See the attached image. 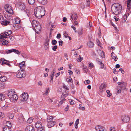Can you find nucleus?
<instances>
[{
  "label": "nucleus",
  "mask_w": 131,
  "mask_h": 131,
  "mask_svg": "<svg viewBox=\"0 0 131 131\" xmlns=\"http://www.w3.org/2000/svg\"><path fill=\"white\" fill-rule=\"evenodd\" d=\"M35 16L38 18H41L45 14V10L43 7L38 6L35 8L34 10Z\"/></svg>",
  "instance_id": "obj_1"
},
{
  "label": "nucleus",
  "mask_w": 131,
  "mask_h": 131,
  "mask_svg": "<svg viewBox=\"0 0 131 131\" xmlns=\"http://www.w3.org/2000/svg\"><path fill=\"white\" fill-rule=\"evenodd\" d=\"M122 9L121 5L118 3H115L113 4L111 7V10L113 13L115 15L119 14L121 12Z\"/></svg>",
  "instance_id": "obj_2"
},
{
  "label": "nucleus",
  "mask_w": 131,
  "mask_h": 131,
  "mask_svg": "<svg viewBox=\"0 0 131 131\" xmlns=\"http://www.w3.org/2000/svg\"><path fill=\"white\" fill-rule=\"evenodd\" d=\"M16 76L19 78H23L26 75L25 71L23 69L20 68L16 73Z\"/></svg>",
  "instance_id": "obj_3"
},
{
  "label": "nucleus",
  "mask_w": 131,
  "mask_h": 131,
  "mask_svg": "<svg viewBox=\"0 0 131 131\" xmlns=\"http://www.w3.org/2000/svg\"><path fill=\"white\" fill-rule=\"evenodd\" d=\"M28 97L29 96L27 93L24 92L20 96L19 99L21 102L23 103L27 100Z\"/></svg>",
  "instance_id": "obj_4"
},
{
  "label": "nucleus",
  "mask_w": 131,
  "mask_h": 131,
  "mask_svg": "<svg viewBox=\"0 0 131 131\" xmlns=\"http://www.w3.org/2000/svg\"><path fill=\"white\" fill-rule=\"evenodd\" d=\"M4 8L5 11L9 14H12L13 13L12 7L10 5L6 4L4 6Z\"/></svg>",
  "instance_id": "obj_5"
},
{
  "label": "nucleus",
  "mask_w": 131,
  "mask_h": 131,
  "mask_svg": "<svg viewBox=\"0 0 131 131\" xmlns=\"http://www.w3.org/2000/svg\"><path fill=\"white\" fill-rule=\"evenodd\" d=\"M13 52L18 55L20 53V52L18 50L14 49L5 50L4 51L5 53L6 54H10Z\"/></svg>",
  "instance_id": "obj_6"
},
{
  "label": "nucleus",
  "mask_w": 131,
  "mask_h": 131,
  "mask_svg": "<svg viewBox=\"0 0 131 131\" xmlns=\"http://www.w3.org/2000/svg\"><path fill=\"white\" fill-rule=\"evenodd\" d=\"M121 119L125 122H127L129 121L130 117L127 115H124L122 116Z\"/></svg>",
  "instance_id": "obj_7"
},
{
  "label": "nucleus",
  "mask_w": 131,
  "mask_h": 131,
  "mask_svg": "<svg viewBox=\"0 0 131 131\" xmlns=\"http://www.w3.org/2000/svg\"><path fill=\"white\" fill-rule=\"evenodd\" d=\"M33 29L35 30L36 33L37 34H39L40 32L41 27L40 25H38L37 27H34Z\"/></svg>",
  "instance_id": "obj_8"
},
{
  "label": "nucleus",
  "mask_w": 131,
  "mask_h": 131,
  "mask_svg": "<svg viewBox=\"0 0 131 131\" xmlns=\"http://www.w3.org/2000/svg\"><path fill=\"white\" fill-rule=\"evenodd\" d=\"M56 124V122L54 121H49L47 122V126L48 128H51L54 126Z\"/></svg>",
  "instance_id": "obj_9"
},
{
  "label": "nucleus",
  "mask_w": 131,
  "mask_h": 131,
  "mask_svg": "<svg viewBox=\"0 0 131 131\" xmlns=\"http://www.w3.org/2000/svg\"><path fill=\"white\" fill-rule=\"evenodd\" d=\"M15 92L13 90H8V91L7 95L9 97H10L13 94H15Z\"/></svg>",
  "instance_id": "obj_10"
},
{
  "label": "nucleus",
  "mask_w": 131,
  "mask_h": 131,
  "mask_svg": "<svg viewBox=\"0 0 131 131\" xmlns=\"http://www.w3.org/2000/svg\"><path fill=\"white\" fill-rule=\"evenodd\" d=\"M107 86L106 84H102L99 87L100 91L101 92H102L104 91V88L106 87Z\"/></svg>",
  "instance_id": "obj_11"
},
{
  "label": "nucleus",
  "mask_w": 131,
  "mask_h": 131,
  "mask_svg": "<svg viewBox=\"0 0 131 131\" xmlns=\"http://www.w3.org/2000/svg\"><path fill=\"white\" fill-rule=\"evenodd\" d=\"M2 61V64H5L9 66H10L11 65L10 64V62L8 60H6L3 58L1 59Z\"/></svg>",
  "instance_id": "obj_12"
},
{
  "label": "nucleus",
  "mask_w": 131,
  "mask_h": 131,
  "mask_svg": "<svg viewBox=\"0 0 131 131\" xmlns=\"http://www.w3.org/2000/svg\"><path fill=\"white\" fill-rule=\"evenodd\" d=\"M25 131H35L34 127L31 125H29L26 127Z\"/></svg>",
  "instance_id": "obj_13"
},
{
  "label": "nucleus",
  "mask_w": 131,
  "mask_h": 131,
  "mask_svg": "<svg viewBox=\"0 0 131 131\" xmlns=\"http://www.w3.org/2000/svg\"><path fill=\"white\" fill-rule=\"evenodd\" d=\"M10 99V100L12 101H16L18 99V97L16 94H15L13 95L10 97H9Z\"/></svg>",
  "instance_id": "obj_14"
},
{
  "label": "nucleus",
  "mask_w": 131,
  "mask_h": 131,
  "mask_svg": "<svg viewBox=\"0 0 131 131\" xmlns=\"http://www.w3.org/2000/svg\"><path fill=\"white\" fill-rule=\"evenodd\" d=\"M131 4H128L127 5V8L126 12L129 15V14L131 13Z\"/></svg>",
  "instance_id": "obj_15"
},
{
  "label": "nucleus",
  "mask_w": 131,
  "mask_h": 131,
  "mask_svg": "<svg viewBox=\"0 0 131 131\" xmlns=\"http://www.w3.org/2000/svg\"><path fill=\"white\" fill-rule=\"evenodd\" d=\"M61 101L59 103V105H61L63 103V102L66 101V99H65L64 96V94H62L61 95Z\"/></svg>",
  "instance_id": "obj_16"
},
{
  "label": "nucleus",
  "mask_w": 131,
  "mask_h": 131,
  "mask_svg": "<svg viewBox=\"0 0 131 131\" xmlns=\"http://www.w3.org/2000/svg\"><path fill=\"white\" fill-rule=\"evenodd\" d=\"M31 24L32 27L34 28L37 27L38 25H40L38 22L35 20H33L31 22Z\"/></svg>",
  "instance_id": "obj_17"
},
{
  "label": "nucleus",
  "mask_w": 131,
  "mask_h": 131,
  "mask_svg": "<svg viewBox=\"0 0 131 131\" xmlns=\"http://www.w3.org/2000/svg\"><path fill=\"white\" fill-rule=\"evenodd\" d=\"M97 52L99 54L102 58L105 57V53L103 51L99 50H97Z\"/></svg>",
  "instance_id": "obj_18"
},
{
  "label": "nucleus",
  "mask_w": 131,
  "mask_h": 131,
  "mask_svg": "<svg viewBox=\"0 0 131 131\" xmlns=\"http://www.w3.org/2000/svg\"><path fill=\"white\" fill-rule=\"evenodd\" d=\"M0 74V81L2 82H5L6 81L7 79L6 77L5 76H1Z\"/></svg>",
  "instance_id": "obj_19"
},
{
  "label": "nucleus",
  "mask_w": 131,
  "mask_h": 131,
  "mask_svg": "<svg viewBox=\"0 0 131 131\" xmlns=\"http://www.w3.org/2000/svg\"><path fill=\"white\" fill-rule=\"evenodd\" d=\"M71 19L72 20H76L78 18L77 14L75 13L72 14L71 15Z\"/></svg>",
  "instance_id": "obj_20"
},
{
  "label": "nucleus",
  "mask_w": 131,
  "mask_h": 131,
  "mask_svg": "<svg viewBox=\"0 0 131 131\" xmlns=\"http://www.w3.org/2000/svg\"><path fill=\"white\" fill-rule=\"evenodd\" d=\"M13 27L14 30H17L20 28L21 26L19 24H15L13 25Z\"/></svg>",
  "instance_id": "obj_21"
},
{
  "label": "nucleus",
  "mask_w": 131,
  "mask_h": 131,
  "mask_svg": "<svg viewBox=\"0 0 131 131\" xmlns=\"http://www.w3.org/2000/svg\"><path fill=\"white\" fill-rule=\"evenodd\" d=\"M41 123L39 121H37V122L35 123V127L37 128H40L41 125Z\"/></svg>",
  "instance_id": "obj_22"
},
{
  "label": "nucleus",
  "mask_w": 131,
  "mask_h": 131,
  "mask_svg": "<svg viewBox=\"0 0 131 131\" xmlns=\"http://www.w3.org/2000/svg\"><path fill=\"white\" fill-rule=\"evenodd\" d=\"M4 17L6 19L9 20H11L12 18L11 15L9 14V15L7 14H5Z\"/></svg>",
  "instance_id": "obj_23"
},
{
  "label": "nucleus",
  "mask_w": 131,
  "mask_h": 131,
  "mask_svg": "<svg viewBox=\"0 0 131 131\" xmlns=\"http://www.w3.org/2000/svg\"><path fill=\"white\" fill-rule=\"evenodd\" d=\"M5 98V94L3 93H0V101L4 100Z\"/></svg>",
  "instance_id": "obj_24"
},
{
  "label": "nucleus",
  "mask_w": 131,
  "mask_h": 131,
  "mask_svg": "<svg viewBox=\"0 0 131 131\" xmlns=\"http://www.w3.org/2000/svg\"><path fill=\"white\" fill-rule=\"evenodd\" d=\"M15 21V24H20V19L18 17H16L14 19Z\"/></svg>",
  "instance_id": "obj_25"
},
{
  "label": "nucleus",
  "mask_w": 131,
  "mask_h": 131,
  "mask_svg": "<svg viewBox=\"0 0 131 131\" xmlns=\"http://www.w3.org/2000/svg\"><path fill=\"white\" fill-rule=\"evenodd\" d=\"M25 61H23L21 62V63H19V66L20 68L22 69V68H24L25 66Z\"/></svg>",
  "instance_id": "obj_26"
},
{
  "label": "nucleus",
  "mask_w": 131,
  "mask_h": 131,
  "mask_svg": "<svg viewBox=\"0 0 131 131\" xmlns=\"http://www.w3.org/2000/svg\"><path fill=\"white\" fill-rule=\"evenodd\" d=\"M4 131H12V129L10 127L7 126H5L3 128Z\"/></svg>",
  "instance_id": "obj_27"
},
{
  "label": "nucleus",
  "mask_w": 131,
  "mask_h": 131,
  "mask_svg": "<svg viewBox=\"0 0 131 131\" xmlns=\"http://www.w3.org/2000/svg\"><path fill=\"white\" fill-rule=\"evenodd\" d=\"M40 3L43 5L46 4L47 3V0H37Z\"/></svg>",
  "instance_id": "obj_28"
},
{
  "label": "nucleus",
  "mask_w": 131,
  "mask_h": 131,
  "mask_svg": "<svg viewBox=\"0 0 131 131\" xmlns=\"http://www.w3.org/2000/svg\"><path fill=\"white\" fill-rule=\"evenodd\" d=\"M88 46L90 48H92L94 46L93 43L91 41H89L87 43Z\"/></svg>",
  "instance_id": "obj_29"
},
{
  "label": "nucleus",
  "mask_w": 131,
  "mask_h": 131,
  "mask_svg": "<svg viewBox=\"0 0 131 131\" xmlns=\"http://www.w3.org/2000/svg\"><path fill=\"white\" fill-rule=\"evenodd\" d=\"M103 128L102 126L100 125L97 126H96L95 129L97 131H100Z\"/></svg>",
  "instance_id": "obj_30"
},
{
  "label": "nucleus",
  "mask_w": 131,
  "mask_h": 131,
  "mask_svg": "<svg viewBox=\"0 0 131 131\" xmlns=\"http://www.w3.org/2000/svg\"><path fill=\"white\" fill-rule=\"evenodd\" d=\"M127 15L125 14L122 17V21L124 22L126 21L127 20Z\"/></svg>",
  "instance_id": "obj_31"
},
{
  "label": "nucleus",
  "mask_w": 131,
  "mask_h": 131,
  "mask_svg": "<svg viewBox=\"0 0 131 131\" xmlns=\"http://www.w3.org/2000/svg\"><path fill=\"white\" fill-rule=\"evenodd\" d=\"M55 71V69L53 70V71H52L50 75V78L51 80H53V78L54 75V72Z\"/></svg>",
  "instance_id": "obj_32"
},
{
  "label": "nucleus",
  "mask_w": 131,
  "mask_h": 131,
  "mask_svg": "<svg viewBox=\"0 0 131 131\" xmlns=\"http://www.w3.org/2000/svg\"><path fill=\"white\" fill-rule=\"evenodd\" d=\"M79 119H77L75 122V128L77 129L78 128V125L79 123Z\"/></svg>",
  "instance_id": "obj_33"
},
{
  "label": "nucleus",
  "mask_w": 131,
  "mask_h": 131,
  "mask_svg": "<svg viewBox=\"0 0 131 131\" xmlns=\"http://www.w3.org/2000/svg\"><path fill=\"white\" fill-rule=\"evenodd\" d=\"M47 122L52 121V120L53 119L52 117L50 116H48L47 117Z\"/></svg>",
  "instance_id": "obj_34"
},
{
  "label": "nucleus",
  "mask_w": 131,
  "mask_h": 131,
  "mask_svg": "<svg viewBox=\"0 0 131 131\" xmlns=\"http://www.w3.org/2000/svg\"><path fill=\"white\" fill-rule=\"evenodd\" d=\"M78 33L79 35H82L83 34L82 29L81 28L79 29L78 30Z\"/></svg>",
  "instance_id": "obj_35"
},
{
  "label": "nucleus",
  "mask_w": 131,
  "mask_h": 131,
  "mask_svg": "<svg viewBox=\"0 0 131 131\" xmlns=\"http://www.w3.org/2000/svg\"><path fill=\"white\" fill-rule=\"evenodd\" d=\"M6 126H5L8 127H11L10 122L8 121H6Z\"/></svg>",
  "instance_id": "obj_36"
},
{
  "label": "nucleus",
  "mask_w": 131,
  "mask_h": 131,
  "mask_svg": "<svg viewBox=\"0 0 131 131\" xmlns=\"http://www.w3.org/2000/svg\"><path fill=\"white\" fill-rule=\"evenodd\" d=\"M67 81L68 82H70L71 83H72L73 81L71 77L67 78L66 79Z\"/></svg>",
  "instance_id": "obj_37"
},
{
  "label": "nucleus",
  "mask_w": 131,
  "mask_h": 131,
  "mask_svg": "<svg viewBox=\"0 0 131 131\" xmlns=\"http://www.w3.org/2000/svg\"><path fill=\"white\" fill-rule=\"evenodd\" d=\"M88 63L89 64L88 66L91 69L92 68H93L94 67V65L93 63H92L91 62H89Z\"/></svg>",
  "instance_id": "obj_38"
},
{
  "label": "nucleus",
  "mask_w": 131,
  "mask_h": 131,
  "mask_svg": "<svg viewBox=\"0 0 131 131\" xmlns=\"http://www.w3.org/2000/svg\"><path fill=\"white\" fill-rule=\"evenodd\" d=\"M33 121V118L32 117L29 118L27 120V122L28 123L30 124Z\"/></svg>",
  "instance_id": "obj_39"
},
{
  "label": "nucleus",
  "mask_w": 131,
  "mask_h": 131,
  "mask_svg": "<svg viewBox=\"0 0 131 131\" xmlns=\"http://www.w3.org/2000/svg\"><path fill=\"white\" fill-rule=\"evenodd\" d=\"M8 117L10 119H12L14 117V115L12 113H9L8 114Z\"/></svg>",
  "instance_id": "obj_40"
},
{
  "label": "nucleus",
  "mask_w": 131,
  "mask_h": 131,
  "mask_svg": "<svg viewBox=\"0 0 131 131\" xmlns=\"http://www.w3.org/2000/svg\"><path fill=\"white\" fill-rule=\"evenodd\" d=\"M3 42L2 43V44L3 45H6L9 43V42L8 41L5 39H3Z\"/></svg>",
  "instance_id": "obj_41"
},
{
  "label": "nucleus",
  "mask_w": 131,
  "mask_h": 131,
  "mask_svg": "<svg viewBox=\"0 0 131 131\" xmlns=\"http://www.w3.org/2000/svg\"><path fill=\"white\" fill-rule=\"evenodd\" d=\"M11 34V31H9L8 32H4L3 33V34L5 36H8Z\"/></svg>",
  "instance_id": "obj_42"
},
{
  "label": "nucleus",
  "mask_w": 131,
  "mask_h": 131,
  "mask_svg": "<svg viewBox=\"0 0 131 131\" xmlns=\"http://www.w3.org/2000/svg\"><path fill=\"white\" fill-rule=\"evenodd\" d=\"M106 92L107 94V96L108 97H110L112 95L111 93H110V91L109 90H107L106 91Z\"/></svg>",
  "instance_id": "obj_43"
},
{
  "label": "nucleus",
  "mask_w": 131,
  "mask_h": 131,
  "mask_svg": "<svg viewBox=\"0 0 131 131\" xmlns=\"http://www.w3.org/2000/svg\"><path fill=\"white\" fill-rule=\"evenodd\" d=\"M37 131H45L44 128L43 127H41L38 128Z\"/></svg>",
  "instance_id": "obj_44"
},
{
  "label": "nucleus",
  "mask_w": 131,
  "mask_h": 131,
  "mask_svg": "<svg viewBox=\"0 0 131 131\" xmlns=\"http://www.w3.org/2000/svg\"><path fill=\"white\" fill-rule=\"evenodd\" d=\"M35 0H28V3L30 4H32L35 2Z\"/></svg>",
  "instance_id": "obj_45"
},
{
  "label": "nucleus",
  "mask_w": 131,
  "mask_h": 131,
  "mask_svg": "<svg viewBox=\"0 0 131 131\" xmlns=\"http://www.w3.org/2000/svg\"><path fill=\"white\" fill-rule=\"evenodd\" d=\"M69 102L70 104L72 105H74L75 103V102L72 99L70 100Z\"/></svg>",
  "instance_id": "obj_46"
},
{
  "label": "nucleus",
  "mask_w": 131,
  "mask_h": 131,
  "mask_svg": "<svg viewBox=\"0 0 131 131\" xmlns=\"http://www.w3.org/2000/svg\"><path fill=\"white\" fill-rule=\"evenodd\" d=\"M49 43V40L48 38L46 39L45 41V45H48Z\"/></svg>",
  "instance_id": "obj_47"
},
{
  "label": "nucleus",
  "mask_w": 131,
  "mask_h": 131,
  "mask_svg": "<svg viewBox=\"0 0 131 131\" xmlns=\"http://www.w3.org/2000/svg\"><path fill=\"white\" fill-rule=\"evenodd\" d=\"M20 8L22 10H24L25 9V6L23 4L21 5L20 6Z\"/></svg>",
  "instance_id": "obj_48"
},
{
  "label": "nucleus",
  "mask_w": 131,
  "mask_h": 131,
  "mask_svg": "<svg viewBox=\"0 0 131 131\" xmlns=\"http://www.w3.org/2000/svg\"><path fill=\"white\" fill-rule=\"evenodd\" d=\"M90 81L89 80H87L86 81H84V83L85 84H87L90 83Z\"/></svg>",
  "instance_id": "obj_49"
},
{
  "label": "nucleus",
  "mask_w": 131,
  "mask_h": 131,
  "mask_svg": "<svg viewBox=\"0 0 131 131\" xmlns=\"http://www.w3.org/2000/svg\"><path fill=\"white\" fill-rule=\"evenodd\" d=\"M83 59L81 57V56L79 55V58H78L77 61L79 62H81Z\"/></svg>",
  "instance_id": "obj_50"
},
{
  "label": "nucleus",
  "mask_w": 131,
  "mask_h": 131,
  "mask_svg": "<svg viewBox=\"0 0 131 131\" xmlns=\"http://www.w3.org/2000/svg\"><path fill=\"white\" fill-rule=\"evenodd\" d=\"M64 36L65 37V38H67V37H68V34L67 32L65 31L64 32Z\"/></svg>",
  "instance_id": "obj_51"
},
{
  "label": "nucleus",
  "mask_w": 131,
  "mask_h": 131,
  "mask_svg": "<svg viewBox=\"0 0 131 131\" xmlns=\"http://www.w3.org/2000/svg\"><path fill=\"white\" fill-rule=\"evenodd\" d=\"M99 64L100 65V67L102 69L104 68V64L102 62Z\"/></svg>",
  "instance_id": "obj_52"
},
{
  "label": "nucleus",
  "mask_w": 131,
  "mask_h": 131,
  "mask_svg": "<svg viewBox=\"0 0 131 131\" xmlns=\"http://www.w3.org/2000/svg\"><path fill=\"white\" fill-rule=\"evenodd\" d=\"M4 117V114L2 112H0V119Z\"/></svg>",
  "instance_id": "obj_53"
},
{
  "label": "nucleus",
  "mask_w": 131,
  "mask_h": 131,
  "mask_svg": "<svg viewBox=\"0 0 131 131\" xmlns=\"http://www.w3.org/2000/svg\"><path fill=\"white\" fill-rule=\"evenodd\" d=\"M51 30H50V35H51V32H52V30H53V29H52V28H54V26L53 25H52L51 26Z\"/></svg>",
  "instance_id": "obj_54"
},
{
  "label": "nucleus",
  "mask_w": 131,
  "mask_h": 131,
  "mask_svg": "<svg viewBox=\"0 0 131 131\" xmlns=\"http://www.w3.org/2000/svg\"><path fill=\"white\" fill-rule=\"evenodd\" d=\"M49 89V88H47L46 89L45 94L46 95L48 93V91Z\"/></svg>",
  "instance_id": "obj_55"
},
{
  "label": "nucleus",
  "mask_w": 131,
  "mask_h": 131,
  "mask_svg": "<svg viewBox=\"0 0 131 131\" xmlns=\"http://www.w3.org/2000/svg\"><path fill=\"white\" fill-rule=\"evenodd\" d=\"M6 36H5L4 35H1L0 37V38H7V37Z\"/></svg>",
  "instance_id": "obj_56"
},
{
  "label": "nucleus",
  "mask_w": 131,
  "mask_h": 131,
  "mask_svg": "<svg viewBox=\"0 0 131 131\" xmlns=\"http://www.w3.org/2000/svg\"><path fill=\"white\" fill-rule=\"evenodd\" d=\"M13 110L15 112H17L18 111V109L17 107H14L13 108Z\"/></svg>",
  "instance_id": "obj_57"
},
{
  "label": "nucleus",
  "mask_w": 131,
  "mask_h": 131,
  "mask_svg": "<svg viewBox=\"0 0 131 131\" xmlns=\"http://www.w3.org/2000/svg\"><path fill=\"white\" fill-rule=\"evenodd\" d=\"M92 25L91 23L89 22L87 25L89 28H91L92 26Z\"/></svg>",
  "instance_id": "obj_58"
},
{
  "label": "nucleus",
  "mask_w": 131,
  "mask_h": 131,
  "mask_svg": "<svg viewBox=\"0 0 131 131\" xmlns=\"http://www.w3.org/2000/svg\"><path fill=\"white\" fill-rule=\"evenodd\" d=\"M57 43V41L55 40H53L52 41V44L53 45H55Z\"/></svg>",
  "instance_id": "obj_59"
},
{
  "label": "nucleus",
  "mask_w": 131,
  "mask_h": 131,
  "mask_svg": "<svg viewBox=\"0 0 131 131\" xmlns=\"http://www.w3.org/2000/svg\"><path fill=\"white\" fill-rule=\"evenodd\" d=\"M111 24L113 26V27H114V28L115 29V30L116 31H118V29H117L116 27V26H115L114 25V24L112 22H111Z\"/></svg>",
  "instance_id": "obj_60"
},
{
  "label": "nucleus",
  "mask_w": 131,
  "mask_h": 131,
  "mask_svg": "<svg viewBox=\"0 0 131 131\" xmlns=\"http://www.w3.org/2000/svg\"><path fill=\"white\" fill-rule=\"evenodd\" d=\"M57 48V45H55L52 48V49L54 51H56V49Z\"/></svg>",
  "instance_id": "obj_61"
},
{
  "label": "nucleus",
  "mask_w": 131,
  "mask_h": 131,
  "mask_svg": "<svg viewBox=\"0 0 131 131\" xmlns=\"http://www.w3.org/2000/svg\"><path fill=\"white\" fill-rule=\"evenodd\" d=\"M114 18L115 19V21H119V19L118 18H117L116 16H114Z\"/></svg>",
  "instance_id": "obj_62"
},
{
  "label": "nucleus",
  "mask_w": 131,
  "mask_h": 131,
  "mask_svg": "<svg viewBox=\"0 0 131 131\" xmlns=\"http://www.w3.org/2000/svg\"><path fill=\"white\" fill-rule=\"evenodd\" d=\"M79 109L82 110H84L85 109V108L84 107H81V106H79Z\"/></svg>",
  "instance_id": "obj_63"
},
{
  "label": "nucleus",
  "mask_w": 131,
  "mask_h": 131,
  "mask_svg": "<svg viewBox=\"0 0 131 131\" xmlns=\"http://www.w3.org/2000/svg\"><path fill=\"white\" fill-rule=\"evenodd\" d=\"M61 35L60 34H58L56 36V37L58 39H59L61 38Z\"/></svg>",
  "instance_id": "obj_64"
}]
</instances>
